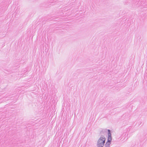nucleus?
Returning <instances> with one entry per match:
<instances>
[{
    "instance_id": "f03ea898",
    "label": "nucleus",
    "mask_w": 147,
    "mask_h": 147,
    "mask_svg": "<svg viewBox=\"0 0 147 147\" xmlns=\"http://www.w3.org/2000/svg\"><path fill=\"white\" fill-rule=\"evenodd\" d=\"M108 138L107 141H110L111 142V134L110 133V130H108Z\"/></svg>"
},
{
    "instance_id": "f257e3e1",
    "label": "nucleus",
    "mask_w": 147,
    "mask_h": 147,
    "mask_svg": "<svg viewBox=\"0 0 147 147\" xmlns=\"http://www.w3.org/2000/svg\"><path fill=\"white\" fill-rule=\"evenodd\" d=\"M105 138L103 136H101L98 139L97 145L98 147H102L105 143Z\"/></svg>"
},
{
    "instance_id": "7ed1b4c3",
    "label": "nucleus",
    "mask_w": 147,
    "mask_h": 147,
    "mask_svg": "<svg viewBox=\"0 0 147 147\" xmlns=\"http://www.w3.org/2000/svg\"><path fill=\"white\" fill-rule=\"evenodd\" d=\"M111 142L110 141H107L105 145V146L106 147H109V145L111 144Z\"/></svg>"
}]
</instances>
